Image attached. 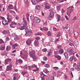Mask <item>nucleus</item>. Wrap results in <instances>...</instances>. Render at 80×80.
I'll return each instance as SVG.
<instances>
[{"label":"nucleus","instance_id":"obj_1","mask_svg":"<svg viewBox=\"0 0 80 80\" xmlns=\"http://www.w3.org/2000/svg\"><path fill=\"white\" fill-rule=\"evenodd\" d=\"M35 54V50H32L31 52H29L30 56L34 60H36L37 59V57Z\"/></svg>","mask_w":80,"mask_h":80},{"label":"nucleus","instance_id":"obj_2","mask_svg":"<svg viewBox=\"0 0 80 80\" xmlns=\"http://www.w3.org/2000/svg\"><path fill=\"white\" fill-rule=\"evenodd\" d=\"M30 18L32 20H33V22H36V23H39L40 22V19L37 17L31 16Z\"/></svg>","mask_w":80,"mask_h":80},{"label":"nucleus","instance_id":"obj_3","mask_svg":"<svg viewBox=\"0 0 80 80\" xmlns=\"http://www.w3.org/2000/svg\"><path fill=\"white\" fill-rule=\"evenodd\" d=\"M72 8H73V6L70 7L68 8V11L67 12V15L69 17H70L71 16V13L72 11H73V10Z\"/></svg>","mask_w":80,"mask_h":80},{"label":"nucleus","instance_id":"obj_4","mask_svg":"<svg viewBox=\"0 0 80 80\" xmlns=\"http://www.w3.org/2000/svg\"><path fill=\"white\" fill-rule=\"evenodd\" d=\"M23 27L24 28V29L26 30L25 32L26 33L25 34V35H27V36H28L29 33H32V31H30L28 29H27V28H28V27H27V24H26V25H23Z\"/></svg>","mask_w":80,"mask_h":80},{"label":"nucleus","instance_id":"obj_5","mask_svg":"<svg viewBox=\"0 0 80 80\" xmlns=\"http://www.w3.org/2000/svg\"><path fill=\"white\" fill-rule=\"evenodd\" d=\"M11 62H12V59H9L8 58L5 59L4 63L6 65H7V64H8V62H9V63H10Z\"/></svg>","mask_w":80,"mask_h":80},{"label":"nucleus","instance_id":"obj_6","mask_svg":"<svg viewBox=\"0 0 80 80\" xmlns=\"http://www.w3.org/2000/svg\"><path fill=\"white\" fill-rule=\"evenodd\" d=\"M42 0H32L31 1L33 5H35L37 4V2H42Z\"/></svg>","mask_w":80,"mask_h":80},{"label":"nucleus","instance_id":"obj_7","mask_svg":"<svg viewBox=\"0 0 80 80\" xmlns=\"http://www.w3.org/2000/svg\"><path fill=\"white\" fill-rule=\"evenodd\" d=\"M68 52L69 53H71L70 55H73L74 54V51L72 50V48H68L67 50Z\"/></svg>","mask_w":80,"mask_h":80},{"label":"nucleus","instance_id":"obj_8","mask_svg":"<svg viewBox=\"0 0 80 80\" xmlns=\"http://www.w3.org/2000/svg\"><path fill=\"white\" fill-rule=\"evenodd\" d=\"M32 41L29 38L27 40L26 43L28 45H30V44L32 43Z\"/></svg>","mask_w":80,"mask_h":80},{"label":"nucleus","instance_id":"obj_9","mask_svg":"<svg viewBox=\"0 0 80 80\" xmlns=\"http://www.w3.org/2000/svg\"><path fill=\"white\" fill-rule=\"evenodd\" d=\"M73 67L74 68H75V69H77V71H79V70H80V68H78V66L77 65V64H76V63H75L74 64Z\"/></svg>","mask_w":80,"mask_h":80},{"label":"nucleus","instance_id":"obj_10","mask_svg":"<svg viewBox=\"0 0 80 80\" xmlns=\"http://www.w3.org/2000/svg\"><path fill=\"white\" fill-rule=\"evenodd\" d=\"M45 8H46V9H50V5L47 2L45 3Z\"/></svg>","mask_w":80,"mask_h":80},{"label":"nucleus","instance_id":"obj_11","mask_svg":"<svg viewBox=\"0 0 80 80\" xmlns=\"http://www.w3.org/2000/svg\"><path fill=\"white\" fill-rule=\"evenodd\" d=\"M34 44L36 47H38L39 46V42L37 40H35L34 42Z\"/></svg>","mask_w":80,"mask_h":80},{"label":"nucleus","instance_id":"obj_12","mask_svg":"<svg viewBox=\"0 0 80 80\" xmlns=\"http://www.w3.org/2000/svg\"><path fill=\"white\" fill-rule=\"evenodd\" d=\"M12 70V66H8L6 68V70L7 71H11Z\"/></svg>","mask_w":80,"mask_h":80},{"label":"nucleus","instance_id":"obj_13","mask_svg":"<svg viewBox=\"0 0 80 80\" xmlns=\"http://www.w3.org/2000/svg\"><path fill=\"white\" fill-rule=\"evenodd\" d=\"M7 22L8 21L6 20H2V25H8V22ZM5 22H7V23H5Z\"/></svg>","mask_w":80,"mask_h":80},{"label":"nucleus","instance_id":"obj_14","mask_svg":"<svg viewBox=\"0 0 80 80\" xmlns=\"http://www.w3.org/2000/svg\"><path fill=\"white\" fill-rule=\"evenodd\" d=\"M2 33L5 35L6 34H9L10 33V31L9 30L6 31L4 30L2 32Z\"/></svg>","mask_w":80,"mask_h":80},{"label":"nucleus","instance_id":"obj_15","mask_svg":"<svg viewBox=\"0 0 80 80\" xmlns=\"http://www.w3.org/2000/svg\"><path fill=\"white\" fill-rule=\"evenodd\" d=\"M20 39V38H19L17 35H15L14 36V40L15 41H17L18 40Z\"/></svg>","mask_w":80,"mask_h":80},{"label":"nucleus","instance_id":"obj_16","mask_svg":"<svg viewBox=\"0 0 80 80\" xmlns=\"http://www.w3.org/2000/svg\"><path fill=\"white\" fill-rule=\"evenodd\" d=\"M54 13L53 12H50L49 15V17L50 18H52L54 16Z\"/></svg>","mask_w":80,"mask_h":80},{"label":"nucleus","instance_id":"obj_17","mask_svg":"<svg viewBox=\"0 0 80 80\" xmlns=\"http://www.w3.org/2000/svg\"><path fill=\"white\" fill-rule=\"evenodd\" d=\"M35 8L38 10H41V7L39 5H37L35 7Z\"/></svg>","mask_w":80,"mask_h":80},{"label":"nucleus","instance_id":"obj_18","mask_svg":"<svg viewBox=\"0 0 80 80\" xmlns=\"http://www.w3.org/2000/svg\"><path fill=\"white\" fill-rule=\"evenodd\" d=\"M18 47V44L17 43H15L12 46V47L13 49H15L16 47Z\"/></svg>","mask_w":80,"mask_h":80},{"label":"nucleus","instance_id":"obj_19","mask_svg":"<svg viewBox=\"0 0 80 80\" xmlns=\"http://www.w3.org/2000/svg\"><path fill=\"white\" fill-rule=\"evenodd\" d=\"M72 56H71L70 58H69V60L71 62H72L73 60V58H74V54H72Z\"/></svg>","mask_w":80,"mask_h":80},{"label":"nucleus","instance_id":"obj_20","mask_svg":"<svg viewBox=\"0 0 80 80\" xmlns=\"http://www.w3.org/2000/svg\"><path fill=\"white\" fill-rule=\"evenodd\" d=\"M64 55L66 58H68V53L66 52H64Z\"/></svg>","mask_w":80,"mask_h":80},{"label":"nucleus","instance_id":"obj_21","mask_svg":"<svg viewBox=\"0 0 80 80\" xmlns=\"http://www.w3.org/2000/svg\"><path fill=\"white\" fill-rule=\"evenodd\" d=\"M74 35H75V37H77L78 36V32L77 31L74 32Z\"/></svg>","mask_w":80,"mask_h":80},{"label":"nucleus","instance_id":"obj_22","mask_svg":"<svg viewBox=\"0 0 80 80\" xmlns=\"http://www.w3.org/2000/svg\"><path fill=\"white\" fill-rule=\"evenodd\" d=\"M43 72L46 73H48L49 72V71H48V70L46 68L44 69L43 70Z\"/></svg>","mask_w":80,"mask_h":80},{"label":"nucleus","instance_id":"obj_23","mask_svg":"<svg viewBox=\"0 0 80 80\" xmlns=\"http://www.w3.org/2000/svg\"><path fill=\"white\" fill-rule=\"evenodd\" d=\"M63 52H64L63 50L62 49H61L59 50L58 52L59 53L62 54L63 53Z\"/></svg>","mask_w":80,"mask_h":80},{"label":"nucleus","instance_id":"obj_24","mask_svg":"<svg viewBox=\"0 0 80 80\" xmlns=\"http://www.w3.org/2000/svg\"><path fill=\"white\" fill-rule=\"evenodd\" d=\"M11 49V47L9 46H7L6 47V50L7 51L8 50H10V49Z\"/></svg>","mask_w":80,"mask_h":80},{"label":"nucleus","instance_id":"obj_25","mask_svg":"<svg viewBox=\"0 0 80 80\" xmlns=\"http://www.w3.org/2000/svg\"><path fill=\"white\" fill-rule=\"evenodd\" d=\"M22 21L24 23V24L25 25H27V21L24 18H22Z\"/></svg>","mask_w":80,"mask_h":80},{"label":"nucleus","instance_id":"obj_26","mask_svg":"<svg viewBox=\"0 0 80 80\" xmlns=\"http://www.w3.org/2000/svg\"><path fill=\"white\" fill-rule=\"evenodd\" d=\"M55 57L56 58H57L58 60H61V57L59 56H55Z\"/></svg>","mask_w":80,"mask_h":80},{"label":"nucleus","instance_id":"obj_27","mask_svg":"<svg viewBox=\"0 0 80 80\" xmlns=\"http://www.w3.org/2000/svg\"><path fill=\"white\" fill-rule=\"evenodd\" d=\"M53 53V52H52V51H49L48 52V55H47L48 56V57H50L51 53Z\"/></svg>","mask_w":80,"mask_h":80},{"label":"nucleus","instance_id":"obj_28","mask_svg":"<svg viewBox=\"0 0 80 80\" xmlns=\"http://www.w3.org/2000/svg\"><path fill=\"white\" fill-rule=\"evenodd\" d=\"M75 44L76 47H78V46H79V42H78V41L76 42H75Z\"/></svg>","mask_w":80,"mask_h":80},{"label":"nucleus","instance_id":"obj_29","mask_svg":"<svg viewBox=\"0 0 80 80\" xmlns=\"http://www.w3.org/2000/svg\"><path fill=\"white\" fill-rule=\"evenodd\" d=\"M5 46H2L0 48L1 50H5Z\"/></svg>","mask_w":80,"mask_h":80},{"label":"nucleus","instance_id":"obj_30","mask_svg":"<svg viewBox=\"0 0 80 80\" xmlns=\"http://www.w3.org/2000/svg\"><path fill=\"white\" fill-rule=\"evenodd\" d=\"M42 29L43 30H44L45 31H47V30H48V28L46 27H43Z\"/></svg>","mask_w":80,"mask_h":80},{"label":"nucleus","instance_id":"obj_31","mask_svg":"<svg viewBox=\"0 0 80 80\" xmlns=\"http://www.w3.org/2000/svg\"><path fill=\"white\" fill-rule=\"evenodd\" d=\"M60 7H61L60 6L56 7V8L58 11H59L60 10Z\"/></svg>","mask_w":80,"mask_h":80},{"label":"nucleus","instance_id":"obj_32","mask_svg":"<svg viewBox=\"0 0 80 80\" xmlns=\"http://www.w3.org/2000/svg\"><path fill=\"white\" fill-rule=\"evenodd\" d=\"M55 16H56V18H61L60 16L58 14H56Z\"/></svg>","mask_w":80,"mask_h":80},{"label":"nucleus","instance_id":"obj_33","mask_svg":"<svg viewBox=\"0 0 80 80\" xmlns=\"http://www.w3.org/2000/svg\"><path fill=\"white\" fill-rule=\"evenodd\" d=\"M47 34L48 36H49V37H50V36L52 35V34H51V32H50V31H49L48 32Z\"/></svg>","mask_w":80,"mask_h":80},{"label":"nucleus","instance_id":"obj_34","mask_svg":"<svg viewBox=\"0 0 80 80\" xmlns=\"http://www.w3.org/2000/svg\"><path fill=\"white\" fill-rule=\"evenodd\" d=\"M53 68L55 70H58L59 69V68L58 67H54Z\"/></svg>","mask_w":80,"mask_h":80},{"label":"nucleus","instance_id":"obj_35","mask_svg":"<svg viewBox=\"0 0 80 80\" xmlns=\"http://www.w3.org/2000/svg\"><path fill=\"white\" fill-rule=\"evenodd\" d=\"M7 19L8 20V21H7V22H12V19L11 18H7Z\"/></svg>","mask_w":80,"mask_h":80},{"label":"nucleus","instance_id":"obj_36","mask_svg":"<svg viewBox=\"0 0 80 80\" xmlns=\"http://www.w3.org/2000/svg\"><path fill=\"white\" fill-rule=\"evenodd\" d=\"M19 28L21 30H24V28H23V26L19 27Z\"/></svg>","mask_w":80,"mask_h":80},{"label":"nucleus","instance_id":"obj_37","mask_svg":"<svg viewBox=\"0 0 80 80\" xmlns=\"http://www.w3.org/2000/svg\"><path fill=\"white\" fill-rule=\"evenodd\" d=\"M24 2L26 4H28V0H24Z\"/></svg>","mask_w":80,"mask_h":80},{"label":"nucleus","instance_id":"obj_38","mask_svg":"<svg viewBox=\"0 0 80 80\" xmlns=\"http://www.w3.org/2000/svg\"><path fill=\"white\" fill-rule=\"evenodd\" d=\"M11 23L13 25H17V22H15L13 21Z\"/></svg>","mask_w":80,"mask_h":80},{"label":"nucleus","instance_id":"obj_39","mask_svg":"<svg viewBox=\"0 0 80 80\" xmlns=\"http://www.w3.org/2000/svg\"><path fill=\"white\" fill-rule=\"evenodd\" d=\"M45 67L46 68H50V65L48 64H46L45 66Z\"/></svg>","mask_w":80,"mask_h":80},{"label":"nucleus","instance_id":"obj_40","mask_svg":"<svg viewBox=\"0 0 80 80\" xmlns=\"http://www.w3.org/2000/svg\"><path fill=\"white\" fill-rule=\"evenodd\" d=\"M18 61L19 63H22L23 62V61L21 59H18Z\"/></svg>","mask_w":80,"mask_h":80},{"label":"nucleus","instance_id":"obj_41","mask_svg":"<svg viewBox=\"0 0 80 80\" xmlns=\"http://www.w3.org/2000/svg\"><path fill=\"white\" fill-rule=\"evenodd\" d=\"M60 40V38L57 39L55 41V43H57L58 42H60V40Z\"/></svg>","mask_w":80,"mask_h":80},{"label":"nucleus","instance_id":"obj_42","mask_svg":"<svg viewBox=\"0 0 80 80\" xmlns=\"http://www.w3.org/2000/svg\"><path fill=\"white\" fill-rule=\"evenodd\" d=\"M62 28L63 29V30H65V29H66V30H67L68 29V27L66 26V27H64V26H62Z\"/></svg>","mask_w":80,"mask_h":80},{"label":"nucleus","instance_id":"obj_43","mask_svg":"<svg viewBox=\"0 0 80 80\" xmlns=\"http://www.w3.org/2000/svg\"><path fill=\"white\" fill-rule=\"evenodd\" d=\"M43 59L44 61H46V60H47V58L46 57H43Z\"/></svg>","mask_w":80,"mask_h":80},{"label":"nucleus","instance_id":"obj_44","mask_svg":"<svg viewBox=\"0 0 80 80\" xmlns=\"http://www.w3.org/2000/svg\"><path fill=\"white\" fill-rule=\"evenodd\" d=\"M26 73H27L26 72H22V75H23V76L25 75Z\"/></svg>","mask_w":80,"mask_h":80},{"label":"nucleus","instance_id":"obj_45","mask_svg":"<svg viewBox=\"0 0 80 80\" xmlns=\"http://www.w3.org/2000/svg\"><path fill=\"white\" fill-rule=\"evenodd\" d=\"M35 39L36 40H40V37H37Z\"/></svg>","mask_w":80,"mask_h":80},{"label":"nucleus","instance_id":"obj_46","mask_svg":"<svg viewBox=\"0 0 80 80\" xmlns=\"http://www.w3.org/2000/svg\"><path fill=\"white\" fill-rule=\"evenodd\" d=\"M37 67V66L33 64L32 66V68H36Z\"/></svg>","mask_w":80,"mask_h":80},{"label":"nucleus","instance_id":"obj_47","mask_svg":"<svg viewBox=\"0 0 80 80\" xmlns=\"http://www.w3.org/2000/svg\"><path fill=\"white\" fill-rule=\"evenodd\" d=\"M16 6H17V3H15V5L14 6L15 7V10H16V11H17V7H16Z\"/></svg>","mask_w":80,"mask_h":80},{"label":"nucleus","instance_id":"obj_48","mask_svg":"<svg viewBox=\"0 0 80 80\" xmlns=\"http://www.w3.org/2000/svg\"><path fill=\"white\" fill-rule=\"evenodd\" d=\"M4 43V41L2 39H0V43Z\"/></svg>","mask_w":80,"mask_h":80},{"label":"nucleus","instance_id":"obj_49","mask_svg":"<svg viewBox=\"0 0 80 80\" xmlns=\"http://www.w3.org/2000/svg\"><path fill=\"white\" fill-rule=\"evenodd\" d=\"M13 24H11L10 25V27H11V28H15V27H13Z\"/></svg>","mask_w":80,"mask_h":80},{"label":"nucleus","instance_id":"obj_50","mask_svg":"<svg viewBox=\"0 0 80 80\" xmlns=\"http://www.w3.org/2000/svg\"><path fill=\"white\" fill-rule=\"evenodd\" d=\"M69 45L70 46H73V43H72L70 42L69 44Z\"/></svg>","mask_w":80,"mask_h":80},{"label":"nucleus","instance_id":"obj_51","mask_svg":"<svg viewBox=\"0 0 80 80\" xmlns=\"http://www.w3.org/2000/svg\"><path fill=\"white\" fill-rule=\"evenodd\" d=\"M61 11H62V13H65V10H63V8L62 9Z\"/></svg>","mask_w":80,"mask_h":80},{"label":"nucleus","instance_id":"obj_52","mask_svg":"<svg viewBox=\"0 0 80 80\" xmlns=\"http://www.w3.org/2000/svg\"><path fill=\"white\" fill-rule=\"evenodd\" d=\"M21 58H22L23 59H26V58H27V56H24L23 57H21Z\"/></svg>","mask_w":80,"mask_h":80},{"label":"nucleus","instance_id":"obj_53","mask_svg":"<svg viewBox=\"0 0 80 80\" xmlns=\"http://www.w3.org/2000/svg\"><path fill=\"white\" fill-rule=\"evenodd\" d=\"M13 7V5L12 4L9 5V6H8V9L9 8H10V7Z\"/></svg>","mask_w":80,"mask_h":80},{"label":"nucleus","instance_id":"obj_54","mask_svg":"<svg viewBox=\"0 0 80 80\" xmlns=\"http://www.w3.org/2000/svg\"><path fill=\"white\" fill-rule=\"evenodd\" d=\"M6 41H9V40H10V39L8 37H6Z\"/></svg>","mask_w":80,"mask_h":80},{"label":"nucleus","instance_id":"obj_55","mask_svg":"<svg viewBox=\"0 0 80 80\" xmlns=\"http://www.w3.org/2000/svg\"><path fill=\"white\" fill-rule=\"evenodd\" d=\"M52 74L53 75H54V76H55V75H57V73H56V72H52Z\"/></svg>","mask_w":80,"mask_h":80},{"label":"nucleus","instance_id":"obj_56","mask_svg":"<svg viewBox=\"0 0 80 80\" xmlns=\"http://www.w3.org/2000/svg\"><path fill=\"white\" fill-rule=\"evenodd\" d=\"M77 17L76 16H75L73 18V20H77Z\"/></svg>","mask_w":80,"mask_h":80},{"label":"nucleus","instance_id":"obj_57","mask_svg":"<svg viewBox=\"0 0 80 80\" xmlns=\"http://www.w3.org/2000/svg\"><path fill=\"white\" fill-rule=\"evenodd\" d=\"M69 74H70V75H71L72 76V77H73V73H72V72L71 71L70 72Z\"/></svg>","mask_w":80,"mask_h":80},{"label":"nucleus","instance_id":"obj_58","mask_svg":"<svg viewBox=\"0 0 80 80\" xmlns=\"http://www.w3.org/2000/svg\"><path fill=\"white\" fill-rule=\"evenodd\" d=\"M36 35H40L41 36V35H42V34L40 33H38V34H36Z\"/></svg>","mask_w":80,"mask_h":80},{"label":"nucleus","instance_id":"obj_59","mask_svg":"<svg viewBox=\"0 0 80 80\" xmlns=\"http://www.w3.org/2000/svg\"><path fill=\"white\" fill-rule=\"evenodd\" d=\"M24 68H25V69H27V65H25L24 66H23Z\"/></svg>","mask_w":80,"mask_h":80},{"label":"nucleus","instance_id":"obj_60","mask_svg":"<svg viewBox=\"0 0 80 80\" xmlns=\"http://www.w3.org/2000/svg\"><path fill=\"white\" fill-rule=\"evenodd\" d=\"M2 75H3V76H4V77H6V76H5V73H3V72H2L1 73Z\"/></svg>","mask_w":80,"mask_h":80},{"label":"nucleus","instance_id":"obj_61","mask_svg":"<svg viewBox=\"0 0 80 80\" xmlns=\"http://www.w3.org/2000/svg\"><path fill=\"white\" fill-rule=\"evenodd\" d=\"M47 51V49L44 48L43 50V52H46Z\"/></svg>","mask_w":80,"mask_h":80},{"label":"nucleus","instance_id":"obj_62","mask_svg":"<svg viewBox=\"0 0 80 80\" xmlns=\"http://www.w3.org/2000/svg\"><path fill=\"white\" fill-rule=\"evenodd\" d=\"M57 48H58L59 49H60L62 48L61 46H58L57 47Z\"/></svg>","mask_w":80,"mask_h":80},{"label":"nucleus","instance_id":"obj_63","mask_svg":"<svg viewBox=\"0 0 80 80\" xmlns=\"http://www.w3.org/2000/svg\"><path fill=\"white\" fill-rule=\"evenodd\" d=\"M53 28V29L55 30V31H57V30H58L57 29V28Z\"/></svg>","mask_w":80,"mask_h":80},{"label":"nucleus","instance_id":"obj_64","mask_svg":"<svg viewBox=\"0 0 80 80\" xmlns=\"http://www.w3.org/2000/svg\"><path fill=\"white\" fill-rule=\"evenodd\" d=\"M47 46H50V42L47 43Z\"/></svg>","mask_w":80,"mask_h":80}]
</instances>
